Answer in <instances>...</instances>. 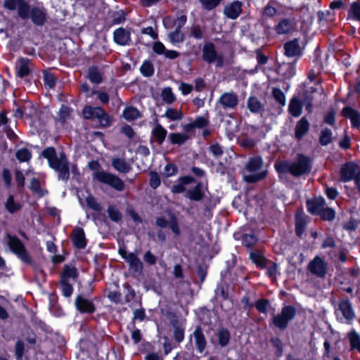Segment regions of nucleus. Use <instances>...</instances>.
<instances>
[{
	"label": "nucleus",
	"mask_w": 360,
	"mask_h": 360,
	"mask_svg": "<svg viewBox=\"0 0 360 360\" xmlns=\"http://www.w3.org/2000/svg\"><path fill=\"white\" fill-rule=\"evenodd\" d=\"M274 168L280 179H282L283 175L288 173L295 177H300L311 172V160L309 157L299 153L295 161L281 160L276 162L274 164Z\"/></svg>",
	"instance_id": "obj_1"
},
{
	"label": "nucleus",
	"mask_w": 360,
	"mask_h": 360,
	"mask_svg": "<svg viewBox=\"0 0 360 360\" xmlns=\"http://www.w3.org/2000/svg\"><path fill=\"white\" fill-rule=\"evenodd\" d=\"M41 155L47 160L49 166L58 173L59 180L67 181L70 179V162L64 152L58 157L55 148L49 146L44 148Z\"/></svg>",
	"instance_id": "obj_2"
},
{
	"label": "nucleus",
	"mask_w": 360,
	"mask_h": 360,
	"mask_svg": "<svg viewBox=\"0 0 360 360\" xmlns=\"http://www.w3.org/2000/svg\"><path fill=\"white\" fill-rule=\"evenodd\" d=\"M264 160L261 155L250 157L245 164V170L249 173L244 176V181L248 184H255L264 180L268 174L267 169H263Z\"/></svg>",
	"instance_id": "obj_3"
},
{
	"label": "nucleus",
	"mask_w": 360,
	"mask_h": 360,
	"mask_svg": "<svg viewBox=\"0 0 360 360\" xmlns=\"http://www.w3.org/2000/svg\"><path fill=\"white\" fill-rule=\"evenodd\" d=\"M88 166L91 170L97 171L94 174V179L98 181L107 184L117 191L124 190V182L117 175L103 170L98 171L101 168V165L98 160H91Z\"/></svg>",
	"instance_id": "obj_4"
},
{
	"label": "nucleus",
	"mask_w": 360,
	"mask_h": 360,
	"mask_svg": "<svg viewBox=\"0 0 360 360\" xmlns=\"http://www.w3.org/2000/svg\"><path fill=\"white\" fill-rule=\"evenodd\" d=\"M169 220L165 217H158L155 218V225L159 227L157 231V238L160 242H165L166 240V235L162 229L169 227L175 236L181 235V230L179 224V220L175 213L169 211L168 212Z\"/></svg>",
	"instance_id": "obj_5"
},
{
	"label": "nucleus",
	"mask_w": 360,
	"mask_h": 360,
	"mask_svg": "<svg viewBox=\"0 0 360 360\" xmlns=\"http://www.w3.org/2000/svg\"><path fill=\"white\" fill-rule=\"evenodd\" d=\"M6 237L8 239L7 244L10 250L23 263L28 265L32 264V257L22 241L18 236L9 233H6Z\"/></svg>",
	"instance_id": "obj_6"
},
{
	"label": "nucleus",
	"mask_w": 360,
	"mask_h": 360,
	"mask_svg": "<svg viewBox=\"0 0 360 360\" xmlns=\"http://www.w3.org/2000/svg\"><path fill=\"white\" fill-rule=\"evenodd\" d=\"M297 314L296 308L292 305H285L282 307L280 313L273 316L269 326H274L281 331L285 330L289 323L295 319Z\"/></svg>",
	"instance_id": "obj_7"
},
{
	"label": "nucleus",
	"mask_w": 360,
	"mask_h": 360,
	"mask_svg": "<svg viewBox=\"0 0 360 360\" xmlns=\"http://www.w3.org/2000/svg\"><path fill=\"white\" fill-rule=\"evenodd\" d=\"M118 253L121 257L128 263L131 270L135 273H137L138 274H142L143 270V264L136 253H128L127 251V247L124 245L119 248Z\"/></svg>",
	"instance_id": "obj_8"
},
{
	"label": "nucleus",
	"mask_w": 360,
	"mask_h": 360,
	"mask_svg": "<svg viewBox=\"0 0 360 360\" xmlns=\"http://www.w3.org/2000/svg\"><path fill=\"white\" fill-rule=\"evenodd\" d=\"M335 315L340 322L351 323L355 316L354 311L352 309L351 303L344 300L340 302L338 308L335 309Z\"/></svg>",
	"instance_id": "obj_9"
},
{
	"label": "nucleus",
	"mask_w": 360,
	"mask_h": 360,
	"mask_svg": "<svg viewBox=\"0 0 360 360\" xmlns=\"http://www.w3.org/2000/svg\"><path fill=\"white\" fill-rule=\"evenodd\" d=\"M202 58L208 63L216 62L217 67L224 65V56L221 54H217L214 45L208 42L202 48Z\"/></svg>",
	"instance_id": "obj_10"
},
{
	"label": "nucleus",
	"mask_w": 360,
	"mask_h": 360,
	"mask_svg": "<svg viewBox=\"0 0 360 360\" xmlns=\"http://www.w3.org/2000/svg\"><path fill=\"white\" fill-rule=\"evenodd\" d=\"M309 222L310 217L304 213L302 208L297 209L295 214V232L297 238H302Z\"/></svg>",
	"instance_id": "obj_11"
},
{
	"label": "nucleus",
	"mask_w": 360,
	"mask_h": 360,
	"mask_svg": "<svg viewBox=\"0 0 360 360\" xmlns=\"http://www.w3.org/2000/svg\"><path fill=\"white\" fill-rule=\"evenodd\" d=\"M4 5L9 10L17 9L18 15L22 19H27L30 17V6L25 0H6Z\"/></svg>",
	"instance_id": "obj_12"
},
{
	"label": "nucleus",
	"mask_w": 360,
	"mask_h": 360,
	"mask_svg": "<svg viewBox=\"0 0 360 360\" xmlns=\"http://www.w3.org/2000/svg\"><path fill=\"white\" fill-rule=\"evenodd\" d=\"M357 167L352 162L344 165L340 171V179L344 182L354 179L355 184L360 191V177L356 176Z\"/></svg>",
	"instance_id": "obj_13"
},
{
	"label": "nucleus",
	"mask_w": 360,
	"mask_h": 360,
	"mask_svg": "<svg viewBox=\"0 0 360 360\" xmlns=\"http://www.w3.org/2000/svg\"><path fill=\"white\" fill-rule=\"evenodd\" d=\"M75 306L76 309L81 314H92L96 310L93 300L85 297L83 294L77 295L75 300Z\"/></svg>",
	"instance_id": "obj_14"
},
{
	"label": "nucleus",
	"mask_w": 360,
	"mask_h": 360,
	"mask_svg": "<svg viewBox=\"0 0 360 360\" xmlns=\"http://www.w3.org/2000/svg\"><path fill=\"white\" fill-rule=\"evenodd\" d=\"M186 22V17L185 15H182L175 20L174 25L176 26V29L168 34L169 41L172 44L176 45L184 41V34L181 32L180 30L184 25Z\"/></svg>",
	"instance_id": "obj_15"
},
{
	"label": "nucleus",
	"mask_w": 360,
	"mask_h": 360,
	"mask_svg": "<svg viewBox=\"0 0 360 360\" xmlns=\"http://www.w3.org/2000/svg\"><path fill=\"white\" fill-rule=\"evenodd\" d=\"M70 238L75 248L82 250L86 247L87 240L82 228L76 226L70 234Z\"/></svg>",
	"instance_id": "obj_16"
},
{
	"label": "nucleus",
	"mask_w": 360,
	"mask_h": 360,
	"mask_svg": "<svg viewBox=\"0 0 360 360\" xmlns=\"http://www.w3.org/2000/svg\"><path fill=\"white\" fill-rule=\"evenodd\" d=\"M113 39L120 46H127L131 42V32L123 27L116 29L113 32Z\"/></svg>",
	"instance_id": "obj_17"
},
{
	"label": "nucleus",
	"mask_w": 360,
	"mask_h": 360,
	"mask_svg": "<svg viewBox=\"0 0 360 360\" xmlns=\"http://www.w3.org/2000/svg\"><path fill=\"white\" fill-rule=\"evenodd\" d=\"M324 202L325 200L323 197H316V214L320 215L321 219L325 221H332L335 216V212L333 209L329 207L319 208Z\"/></svg>",
	"instance_id": "obj_18"
},
{
	"label": "nucleus",
	"mask_w": 360,
	"mask_h": 360,
	"mask_svg": "<svg viewBox=\"0 0 360 360\" xmlns=\"http://www.w3.org/2000/svg\"><path fill=\"white\" fill-rule=\"evenodd\" d=\"M195 344L198 352L202 353L206 348L207 340L200 326H197L193 333Z\"/></svg>",
	"instance_id": "obj_19"
},
{
	"label": "nucleus",
	"mask_w": 360,
	"mask_h": 360,
	"mask_svg": "<svg viewBox=\"0 0 360 360\" xmlns=\"http://www.w3.org/2000/svg\"><path fill=\"white\" fill-rule=\"evenodd\" d=\"M284 50L286 56L296 57L301 55L302 49L300 44L299 40L295 39L285 44Z\"/></svg>",
	"instance_id": "obj_20"
},
{
	"label": "nucleus",
	"mask_w": 360,
	"mask_h": 360,
	"mask_svg": "<svg viewBox=\"0 0 360 360\" xmlns=\"http://www.w3.org/2000/svg\"><path fill=\"white\" fill-rule=\"evenodd\" d=\"M309 122L305 117H302L296 124L295 128V138L300 141L308 133Z\"/></svg>",
	"instance_id": "obj_21"
},
{
	"label": "nucleus",
	"mask_w": 360,
	"mask_h": 360,
	"mask_svg": "<svg viewBox=\"0 0 360 360\" xmlns=\"http://www.w3.org/2000/svg\"><path fill=\"white\" fill-rule=\"evenodd\" d=\"M249 258L260 269H265L271 262L259 250L251 252Z\"/></svg>",
	"instance_id": "obj_22"
},
{
	"label": "nucleus",
	"mask_w": 360,
	"mask_h": 360,
	"mask_svg": "<svg viewBox=\"0 0 360 360\" xmlns=\"http://www.w3.org/2000/svg\"><path fill=\"white\" fill-rule=\"evenodd\" d=\"M242 4L239 1H234L226 6L224 9V15L232 20L236 19L242 11Z\"/></svg>",
	"instance_id": "obj_23"
},
{
	"label": "nucleus",
	"mask_w": 360,
	"mask_h": 360,
	"mask_svg": "<svg viewBox=\"0 0 360 360\" xmlns=\"http://www.w3.org/2000/svg\"><path fill=\"white\" fill-rule=\"evenodd\" d=\"M202 187V186L201 182L197 183L193 188L186 191L185 197L192 201H201L205 197V193L203 192Z\"/></svg>",
	"instance_id": "obj_24"
},
{
	"label": "nucleus",
	"mask_w": 360,
	"mask_h": 360,
	"mask_svg": "<svg viewBox=\"0 0 360 360\" xmlns=\"http://www.w3.org/2000/svg\"><path fill=\"white\" fill-rule=\"evenodd\" d=\"M179 184L172 186V192L173 193H182L186 191V185H188L195 181L194 177L190 175L183 176L179 178Z\"/></svg>",
	"instance_id": "obj_25"
},
{
	"label": "nucleus",
	"mask_w": 360,
	"mask_h": 360,
	"mask_svg": "<svg viewBox=\"0 0 360 360\" xmlns=\"http://www.w3.org/2000/svg\"><path fill=\"white\" fill-rule=\"evenodd\" d=\"M221 105L226 108H233L238 105V97L232 92H224L219 98Z\"/></svg>",
	"instance_id": "obj_26"
},
{
	"label": "nucleus",
	"mask_w": 360,
	"mask_h": 360,
	"mask_svg": "<svg viewBox=\"0 0 360 360\" xmlns=\"http://www.w3.org/2000/svg\"><path fill=\"white\" fill-rule=\"evenodd\" d=\"M247 107L248 110L254 114L264 112V105L256 96H251L248 98Z\"/></svg>",
	"instance_id": "obj_27"
},
{
	"label": "nucleus",
	"mask_w": 360,
	"mask_h": 360,
	"mask_svg": "<svg viewBox=\"0 0 360 360\" xmlns=\"http://www.w3.org/2000/svg\"><path fill=\"white\" fill-rule=\"evenodd\" d=\"M151 134L157 143L160 146L165 140L167 135V131L158 122L152 129Z\"/></svg>",
	"instance_id": "obj_28"
},
{
	"label": "nucleus",
	"mask_w": 360,
	"mask_h": 360,
	"mask_svg": "<svg viewBox=\"0 0 360 360\" xmlns=\"http://www.w3.org/2000/svg\"><path fill=\"white\" fill-rule=\"evenodd\" d=\"M112 166L115 170L120 173L127 174L132 167L124 158H114L112 160Z\"/></svg>",
	"instance_id": "obj_29"
},
{
	"label": "nucleus",
	"mask_w": 360,
	"mask_h": 360,
	"mask_svg": "<svg viewBox=\"0 0 360 360\" xmlns=\"http://www.w3.org/2000/svg\"><path fill=\"white\" fill-rule=\"evenodd\" d=\"M103 110V108L102 107L86 105L82 110V114L84 119L93 120L98 119Z\"/></svg>",
	"instance_id": "obj_30"
},
{
	"label": "nucleus",
	"mask_w": 360,
	"mask_h": 360,
	"mask_svg": "<svg viewBox=\"0 0 360 360\" xmlns=\"http://www.w3.org/2000/svg\"><path fill=\"white\" fill-rule=\"evenodd\" d=\"M342 115L351 120L352 127L356 128L360 127V115L349 107L343 108Z\"/></svg>",
	"instance_id": "obj_31"
},
{
	"label": "nucleus",
	"mask_w": 360,
	"mask_h": 360,
	"mask_svg": "<svg viewBox=\"0 0 360 360\" xmlns=\"http://www.w3.org/2000/svg\"><path fill=\"white\" fill-rule=\"evenodd\" d=\"M303 108V102L297 98H292L288 105L289 113L295 117H297L301 115Z\"/></svg>",
	"instance_id": "obj_32"
},
{
	"label": "nucleus",
	"mask_w": 360,
	"mask_h": 360,
	"mask_svg": "<svg viewBox=\"0 0 360 360\" xmlns=\"http://www.w3.org/2000/svg\"><path fill=\"white\" fill-rule=\"evenodd\" d=\"M103 75V70L96 66L90 67L87 70V78L94 84H100L102 82Z\"/></svg>",
	"instance_id": "obj_33"
},
{
	"label": "nucleus",
	"mask_w": 360,
	"mask_h": 360,
	"mask_svg": "<svg viewBox=\"0 0 360 360\" xmlns=\"http://www.w3.org/2000/svg\"><path fill=\"white\" fill-rule=\"evenodd\" d=\"M217 337L219 345L221 347H225L229 344L231 336L230 331L226 328L221 327L218 330Z\"/></svg>",
	"instance_id": "obj_34"
},
{
	"label": "nucleus",
	"mask_w": 360,
	"mask_h": 360,
	"mask_svg": "<svg viewBox=\"0 0 360 360\" xmlns=\"http://www.w3.org/2000/svg\"><path fill=\"white\" fill-rule=\"evenodd\" d=\"M79 276V272L76 267H70L65 264L60 274V278L62 281H69L70 278L76 279Z\"/></svg>",
	"instance_id": "obj_35"
},
{
	"label": "nucleus",
	"mask_w": 360,
	"mask_h": 360,
	"mask_svg": "<svg viewBox=\"0 0 360 360\" xmlns=\"http://www.w3.org/2000/svg\"><path fill=\"white\" fill-rule=\"evenodd\" d=\"M189 139L188 135L185 133H170L168 136V140L172 145L181 146Z\"/></svg>",
	"instance_id": "obj_36"
},
{
	"label": "nucleus",
	"mask_w": 360,
	"mask_h": 360,
	"mask_svg": "<svg viewBox=\"0 0 360 360\" xmlns=\"http://www.w3.org/2000/svg\"><path fill=\"white\" fill-rule=\"evenodd\" d=\"M173 327V337L174 340L180 343L184 340L185 328L180 325L177 321H172Z\"/></svg>",
	"instance_id": "obj_37"
},
{
	"label": "nucleus",
	"mask_w": 360,
	"mask_h": 360,
	"mask_svg": "<svg viewBox=\"0 0 360 360\" xmlns=\"http://www.w3.org/2000/svg\"><path fill=\"white\" fill-rule=\"evenodd\" d=\"M32 22L39 25L44 24L46 18L44 11L39 8H34L30 13Z\"/></svg>",
	"instance_id": "obj_38"
},
{
	"label": "nucleus",
	"mask_w": 360,
	"mask_h": 360,
	"mask_svg": "<svg viewBox=\"0 0 360 360\" xmlns=\"http://www.w3.org/2000/svg\"><path fill=\"white\" fill-rule=\"evenodd\" d=\"M347 338L349 341L351 349H356L360 353V335L353 329L347 333Z\"/></svg>",
	"instance_id": "obj_39"
},
{
	"label": "nucleus",
	"mask_w": 360,
	"mask_h": 360,
	"mask_svg": "<svg viewBox=\"0 0 360 360\" xmlns=\"http://www.w3.org/2000/svg\"><path fill=\"white\" fill-rule=\"evenodd\" d=\"M334 139L332 130L325 127L321 129L319 134V143L322 146H327Z\"/></svg>",
	"instance_id": "obj_40"
},
{
	"label": "nucleus",
	"mask_w": 360,
	"mask_h": 360,
	"mask_svg": "<svg viewBox=\"0 0 360 360\" xmlns=\"http://www.w3.org/2000/svg\"><path fill=\"white\" fill-rule=\"evenodd\" d=\"M16 72L17 75L20 77H23L29 74L30 68L27 59L21 58L16 63Z\"/></svg>",
	"instance_id": "obj_41"
},
{
	"label": "nucleus",
	"mask_w": 360,
	"mask_h": 360,
	"mask_svg": "<svg viewBox=\"0 0 360 360\" xmlns=\"http://www.w3.org/2000/svg\"><path fill=\"white\" fill-rule=\"evenodd\" d=\"M122 117L127 121H133L140 117V112L135 107L128 106L124 109Z\"/></svg>",
	"instance_id": "obj_42"
},
{
	"label": "nucleus",
	"mask_w": 360,
	"mask_h": 360,
	"mask_svg": "<svg viewBox=\"0 0 360 360\" xmlns=\"http://www.w3.org/2000/svg\"><path fill=\"white\" fill-rule=\"evenodd\" d=\"M71 109L69 106L63 104L58 112V122L61 124H64L70 118Z\"/></svg>",
	"instance_id": "obj_43"
},
{
	"label": "nucleus",
	"mask_w": 360,
	"mask_h": 360,
	"mask_svg": "<svg viewBox=\"0 0 360 360\" xmlns=\"http://www.w3.org/2000/svg\"><path fill=\"white\" fill-rule=\"evenodd\" d=\"M107 212L112 221L117 223L122 220V214L115 205H110L108 207Z\"/></svg>",
	"instance_id": "obj_44"
},
{
	"label": "nucleus",
	"mask_w": 360,
	"mask_h": 360,
	"mask_svg": "<svg viewBox=\"0 0 360 360\" xmlns=\"http://www.w3.org/2000/svg\"><path fill=\"white\" fill-rule=\"evenodd\" d=\"M254 307L259 313L266 314L271 307V303L266 298H260L254 303Z\"/></svg>",
	"instance_id": "obj_45"
},
{
	"label": "nucleus",
	"mask_w": 360,
	"mask_h": 360,
	"mask_svg": "<svg viewBox=\"0 0 360 360\" xmlns=\"http://www.w3.org/2000/svg\"><path fill=\"white\" fill-rule=\"evenodd\" d=\"M278 71L286 77H291L295 74V68L292 63H283L280 65Z\"/></svg>",
	"instance_id": "obj_46"
},
{
	"label": "nucleus",
	"mask_w": 360,
	"mask_h": 360,
	"mask_svg": "<svg viewBox=\"0 0 360 360\" xmlns=\"http://www.w3.org/2000/svg\"><path fill=\"white\" fill-rule=\"evenodd\" d=\"M5 207L11 214H14L15 212L21 209V205L16 203L13 195H9L5 203Z\"/></svg>",
	"instance_id": "obj_47"
},
{
	"label": "nucleus",
	"mask_w": 360,
	"mask_h": 360,
	"mask_svg": "<svg viewBox=\"0 0 360 360\" xmlns=\"http://www.w3.org/2000/svg\"><path fill=\"white\" fill-rule=\"evenodd\" d=\"M293 29L292 22L288 20L283 19L276 26V31L278 34H286Z\"/></svg>",
	"instance_id": "obj_48"
},
{
	"label": "nucleus",
	"mask_w": 360,
	"mask_h": 360,
	"mask_svg": "<svg viewBox=\"0 0 360 360\" xmlns=\"http://www.w3.org/2000/svg\"><path fill=\"white\" fill-rule=\"evenodd\" d=\"M123 288L125 292V302L128 304H132V302L136 297V292L134 289L128 283H124L123 284Z\"/></svg>",
	"instance_id": "obj_49"
},
{
	"label": "nucleus",
	"mask_w": 360,
	"mask_h": 360,
	"mask_svg": "<svg viewBox=\"0 0 360 360\" xmlns=\"http://www.w3.org/2000/svg\"><path fill=\"white\" fill-rule=\"evenodd\" d=\"M15 157L20 162H25L30 160L32 153L27 148H22L16 151Z\"/></svg>",
	"instance_id": "obj_50"
},
{
	"label": "nucleus",
	"mask_w": 360,
	"mask_h": 360,
	"mask_svg": "<svg viewBox=\"0 0 360 360\" xmlns=\"http://www.w3.org/2000/svg\"><path fill=\"white\" fill-rule=\"evenodd\" d=\"M165 116L173 121L181 120L184 117V114L181 110H178L175 108H169L166 110Z\"/></svg>",
	"instance_id": "obj_51"
},
{
	"label": "nucleus",
	"mask_w": 360,
	"mask_h": 360,
	"mask_svg": "<svg viewBox=\"0 0 360 360\" xmlns=\"http://www.w3.org/2000/svg\"><path fill=\"white\" fill-rule=\"evenodd\" d=\"M349 18L360 21V3L354 2L351 4L348 11Z\"/></svg>",
	"instance_id": "obj_52"
},
{
	"label": "nucleus",
	"mask_w": 360,
	"mask_h": 360,
	"mask_svg": "<svg viewBox=\"0 0 360 360\" xmlns=\"http://www.w3.org/2000/svg\"><path fill=\"white\" fill-rule=\"evenodd\" d=\"M86 205L92 210L101 212L103 210L102 206L99 202H97L96 198L91 195H89L86 198Z\"/></svg>",
	"instance_id": "obj_53"
},
{
	"label": "nucleus",
	"mask_w": 360,
	"mask_h": 360,
	"mask_svg": "<svg viewBox=\"0 0 360 360\" xmlns=\"http://www.w3.org/2000/svg\"><path fill=\"white\" fill-rule=\"evenodd\" d=\"M258 238L255 234H243L242 237V244L247 248H251L257 244Z\"/></svg>",
	"instance_id": "obj_54"
},
{
	"label": "nucleus",
	"mask_w": 360,
	"mask_h": 360,
	"mask_svg": "<svg viewBox=\"0 0 360 360\" xmlns=\"http://www.w3.org/2000/svg\"><path fill=\"white\" fill-rule=\"evenodd\" d=\"M60 290L65 297H70L73 292V286L69 281H60Z\"/></svg>",
	"instance_id": "obj_55"
},
{
	"label": "nucleus",
	"mask_w": 360,
	"mask_h": 360,
	"mask_svg": "<svg viewBox=\"0 0 360 360\" xmlns=\"http://www.w3.org/2000/svg\"><path fill=\"white\" fill-rule=\"evenodd\" d=\"M99 126L101 127H110L112 122V118L105 111H102L100 116L98 117Z\"/></svg>",
	"instance_id": "obj_56"
},
{
	"label": "nucleus",
	"mask_w": 360,
	"mask_h": 360,
	"mask_svg": "<svg viewBox=\"0 0 360 360\" xmlns=\"http://www.w3.org/2000/svg\"><path fill=\"white\" fill-rule=\"evenodd\" d=\"M43 80L45 85V87L49 89H52L54 87L56 84V79L54 75L49 72H44L43 73Z\"/></svg>",
	"instance_id": "obj_57"
},
{
	"label": "nucleus",
	"mask_w": 360,
	"mask_h": 360,
	"mask_svg": "<svg viewBox=\"0 0 360 360\" xmlns=\"http://www.w3.org/2000/svg\"><path fill=\"white\" fill-rule=\"evenodd\" d=\"M270 341L273 347L276 349L275 355L277 357L282 356L283 352L282 341L278 338H272Z\"/></svg>",
	"instance_id": "obj_58"
},
{
	"label": "nucleus",
	"mask_w": 360,
	"mask_h": 360,
	"mask_svg": "<svg viewBox=\"0 0 360 360\" xmlns=\"http://www.w3.org/2000/svg\"><path fill=\"white\" fill-rule=\"evenodd\" d=\"M30 188L34 192L39 195V197H42L44 195L43 190L41 188L40 181L37 178H32L30 182Z\"/></svg>",
	"instance_id": "obj_59"
},
{
	"label": "nucleus",
	"mask_w": 360,
	"mask_h": 360,
	"mask_svg": "<svg viewBox=\"0 0 360 360\" xmlns=\"http://www.w3.org/2000/svg\"><path fill=\"white\" fill-rule=\"evenodd\" d=\"M327 265L319 257H316V277H323L326 274Z\"/></svg>",
	"instance_id": "obj_60"
},
{
	"label": "nucleus",
	"mask_w": 360,
	"mask_h": 360,
	"mask_svg": "<svg viewBox=\"0 0 360 360\" xmlns=\"http://www.w3.org/2000/svg\"><path fill=\"white\" fill-rule=\"evenodd\" d=\"M195 129H203L210 124L209 117L198 116L193 121Z\"/></svg>",
	"instance_id": "obj_61"
},
{
	"label": "nucleus",
	"mask_w": 360,
	"mask_h": 360,
	"mask_svg": "<svg viewBox=\"0 0 360 360\" xmlns=\"http://www.w3.org/2000/svg\"><path fill=\"white\" fill-rule=\"evenodd\" d=\"M25 352L24 342L18 340L15 345V355L17 360H22Z\"/></svg>",
	"instance_id": "obj_62"
},
{
	"label": "nucleus",
	"mask_w": 360,
	"mask_h": 360,
	"mask_svg": "<svg viewBox=\"0 0 360 360\" xmlns=\"http://www.w3.org/2000/svg\"><path fill=\"white\" fill-rule=\"evenodd\" d=\"M161 180L159 174L156 172H150L149 185L151 188L155 189L160 186Z\"/></svg>",
	"instance_id": "obj_63"
},
{
	"label": "nucleus",
	"mask_w": 360,
	"mask_h": 360,
	"mask_svg": "<svg viewBox=\"0 0 360 360\" xmlns=\"http://www.w3.org/2000/svg\"><path fill=\"white\" fill-rule=\"evenodd\" d=\"M141 72L146 77L151 76L153 74L154 69L151 63L145 61L140 68Z\"/></svg>",
	"instance_id": "obj_64"
}]
</instances>
